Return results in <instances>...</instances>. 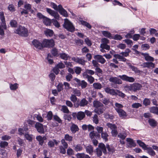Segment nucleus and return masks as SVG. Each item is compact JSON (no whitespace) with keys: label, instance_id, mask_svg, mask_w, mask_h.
<instances>
[{"label":"nucleus","instance_id":"obj_1","mask_svg":"<svg viewBox=\"0 0 158 158\" xmlns=\"http://www.w3.org/2000/svg\"><path fill=\"white\" fill-rule=\"evenodd\" d=\"M14 32L23 37H27L28 35L27 29L21 25L19 26L17 29L15 30Z\"/></svg>","mask_w":158,"mask_h":158},{"label":"nucleus","instance_id":"obj_2","mask_svg":"<svg viewBox=\"0 0 158 158\" xmlns=\"http://www.w3.org/2000/svg\"><path fill=\"white\" fill-rule=\"evenodd\" d=\"M64 27L67 30L73 32L75 31V27L72 23L67 19H64L63 24Z\"/></svg>","mask_w":158,"mask_h":158},{"label":"nucleus","instance_id":"obj_3","mask_svg":"<svg viewBox=\"0 0 158 158\" xmlns=\"http://www.w3.org/2000/svg\"><path fill=\"white\" fill-rule=\"evenodd\" d=\"M43 48H51L54 47L55 43L53 39L47 40L45 39L42 41Z\"/></svg>","mask_w":158,"mask_h":158},{"label":"nucleus","instance_id":"obj_4","mask_svg":"<svg viewBox=\"0 0 158 158\" xmlns=\"http://www.w3.org/2000/svg\"><path fill=\"white\" fill-rule=\"evenodd\" d=\"M118 77L123 81L129 82H133L135 81V79L132 77H129L126 75H119Z\"/></svg>","mask_w":158,"mask_h":158},{"label":"nucleus","instance_id":"obj_5","mask_svg":"<svg viewBox=\"0 0 158 158\" xmlns=\"http://www.w3.org/2000/svg\"><path fill=\"white\" fill-rule=\"evenodd\" d=\"M35 127L40 133L44 134V133L43 125L42 124L39 122L36 123L35 125Z\"/></svg>","mask_w":158,"mask_h":158},{"label":"nucleus","instance_id":"obj_6","mask_svg":"<svg viewBox=\"0 0 158 158\" xmlns=\"http://www.w3.org/2000/svg\"><path fill=\"white\" fill-rule=\"evenodd\" d=\"M109 81L113 84L117 85H120L122 84L121 79L116 77H111L109 79Z\"/></svg>","mask_w":158,"mask_h":158},{"label":"nucleus","instance_id":"obj_7","mask_svg":"<svg viewBox=\"0 0 158 158\" xmlns=\"http://www.w3.org/2000/svg\"><path fill=\"white\" fill-rule=\"evenodd\" d=\"M32 43L36 48L39 49H43V42L41 43L39 40L36 39H34L32 42Z\"/></svg>","mask_w":158,"mask_h":158},{"label":"nucleus","instance_id":"obj_8","mask_svg":"<svg viewBox=\"0 0 158 158\" xmlns=\"http://www.w3.org/2000/svg\"><path fill=\"white\" fill-rule=\"evenodd\" d=\"M74 80L77 83V85L79 86H81L82 89L85 88L87 85V83L84 80L81 81L79 79L75 78Z\"/></svg>","mask_w":158,"mask_h":158},{"label":"nucleus","instance_id":"obj_9","mask_svg":"<svg viewBox=\"0 0 158 158\" xmlns=\"http://www.w3.org/2000/svg\"><path fill=\"white\" fill-rule=\"evenodd\" d=\"M46 11L51 15L53 16L56 19L58 20L59 18V15L58 13L51 9L47 8Z\"/></svg>","mask_w":158,"mask_h":158},{"label":"nucleus","instance_id":"obj_10","mask_svg":"<svg viewBox=\"0 0 158 158\" xmlns=\"http://www.w3.org/2000/svg\"><path fill=\"white\" fill-rule=\"evenodd\" d=\"M0 18L2 21L1 23L2 27L5 30L6 29L7 27L6 23L5 17L3 12H0Z\"/></svg>","mask_w":158,"mask_h":158},{"label":"nucleus","instance_id":"obj_11","mask_svg":"<svg viewBox=\"0 0 158 158\" xmlns=\"http://www.w3.org/2000/svg\"><path fill=\"white\" fill-rule=\"evenodd\" d=\"M132 91L134 92L140 90L142 87L141 84L138 83H134L132 84Z\"/></svg>","mask_w":158,"mask_h":158},{"label":"nucleus","instance_id":"obj_12","mask_svg":"<svg viewBox=\"0 0 158 158\" xmlns=\"http://www.w3.org/2000/svg\"><path fill=\"white\" fill-rule=\"evenodd\" d=\"M36 139L39 142V144L42 146L44 144V140H46L47 138L45 136L42 137L41 135H39L36 137Z\"/></svg>","mask_w":158,"mask_h":158},{"label":"nucleus","instance_id":"obj_13","mask_svg":"<svg viewBox=\"0 0 158 158\" xmlns=\"http://www.w3.org/2000/svg\"><path fill=\"white\" fill-rule=\"evenodd\" d=\"M105 92L112 95H116V91H117V89H111L110 87H106L105 88Z\"/></svg>","mask_w":158,"mask_h":158},{"label":"nucleus","instance_id":"obj_14","mask_svg":"<svg viewBox=\"0 0 158 158\" xmlns=\"http://www.w3.org/2000/svg\"><path fill=\"white\" fill-rule=\"evenodd\" d=\"M141 54L144 57L145 60L147 61L152 62L154 60V58L150 56L148 53H141Z\"/></svg>","mask_w":158,"mask_h":158},{"label":"nucleus","instance_id":"obj_15","mask_svg":"<svg viewBox=\"0 0 158 158\" xmlns=\"http://www.w3.org/2000/svg\"><path fill=\"white\" fill-rule=\"evenodd\" d=\"M143 68L153 69L155 67V64L152 62H146L143 63L141 65Z\"/></svg>","mask_w":158,"mask_h":158},{"label":"nucleus","instance_id":"obj_16","mask_svg":"<svg viewBox=\"0 0 158 158\" xmlns=\"http://www.w3.org/2000/svg\"><path fill=\"white\" fill-rule=\"evenodd\" d=\"M72 59L74 62L82 65H84L85 64V61L81 58H79L77 57H73L72 58Z\"/></svg>","mask_w":158,"mask_h":158},{"label":"nucleus","instance_id":"obj_17","mask_svg":"<svg viewBox=\"0 0 158 158\" xmlns=\"http://www.w3.org/2000/svg\"><path fill=\"white\" fill-rule=\"evenodd\" d=\"M58 11L61 15L64 17H67L68 16L67 11L63 8L61 5H59V10Z\"/></svg>","mask_w":158,"mask_h":158},{"label":"nucleus","instance_id":"obj_18","mask_svg":"<svg viewBox=\"0 0 158 158\" xmlns=\"http://www.w3.org/2000/svg\"><path fill=\"white\" fill-rule=\"evenodd\" d=\"M94 58L96 59L97 61L102 64H104L106 62V60L103 56L100 55H95Z\"/></svg>","mask_w":158,"mask_h":158},{"label":"nucleus","instance_id":"obj_19","mask_svg":"<svg viewBox=\"0 0 158 158\" xmlns=\"http://www.w3.org/2000/svg\"><path fill=\"white\" fill-rule=\"evenodd\" d=\"M106 147L109 154H113L115 151L114 148L112 145H109V144H107L106 145Z\"/></svg>","mask_w":158,"mask_h":158},{"label":"nucleus","instance_id":"obj_20","mask_svg":"<svg viewBox=\"0 0 158 158\" xmlns=\"http://www.w3.org/2000/svg\"><path fill=\"white\" fill-rule=\"evenodd\" d=\"M126 140L128 142V146L129 147H135L136 146V143L132 139L130 138H127Z\"/></svg>","mask_w":158,"mask_h":158},{"label":"nucleus","instance_id":"obj_21","mask_svg":"<svg viewBox=\"0 0 158 158\" xmlns=\"http://www.w3.org/2000/svg\"><path fill=\"white\" fill-rule=\"evenodd\" d=\"M98 148H100L105 154H107L106 148L105 145L103 143H100L98 145Z\"/></svg>","mask_w":158,"mask_h":158},{"label":"nucleus","instance_id":"obj_22","mask_svg":"<svg viewBox=\"0 0 158 158\" xmlns=\"http://www.w3.org/2000/svg\"><path fill=\"white\" fill-rule=\"evenodd\" d=\"M116 112L118 114L119 116L122 118H125L127 117V114L126 112L123 109L118 110Z\"/></svg>","mask_w":158,"mask_h":158},{"label":"nucleus","instance_id":"obj_23","mask_svg":"<svg viewBox=\"0 0 158 158\" xmlns=\"http://www.w3.org/2000/svg\"><path fill=\"white\" fill-rule=\"evenodd\" d=\"M72 124L70 127L71 131L73 133H75L77 131H78L79 129L77 125L73 123H72Z\"/></svg>","mask_w":158,"mask_h":158},{"label":"nucleus","instance_id":"obj_24","mask_svg":"<svg viewBox=\"0 0 158 158\" xmlns=\"http://www.w3.org/2000/svg\"><path fill=\"white\" fill-rule=\"evenodd\" d=\"M145 150H147V153L151 156H154L156 155L155 152L151 147H147Z\"/></svg>","mask_w":158,"mask_h":158},{"label":"nucleus","instance_id":"obj_25","mask_svg":"<svg viewBox=\"0 0 158 158\" xmlns=\"http://www.w3.org/2000/svg\"><path fill=\"white\" fill-rule=\"evenodd\" d=\"M58 142L55 139H53L52 140H50L48 143V147L50 148H53L55 145V144L57 145Z\"/></svg>","mask_w":158,"mask_h":158},{"label":"nucleus","instance_id":"obj_26","mask_svg":"<svg viewBox=\"0 0 158 158\" xmlns=\"http://www.w3.org/2000/svg\"><path fill=\"white\" fill-rule=\"evenodd\" d=\"M114 56L116 58L119 59V61H122L123 62H125L127 60V59L125 58L122 55L117 54H114Z\"/></svg>","mask_w":158,"mask_h":158},{"label":"nucleus","instance_id":"obj_27","mask_svg":"<svg viewBox=\"0 0 158 158\" xmlns=\"http://www.w3.org/2000/svg\"><path fill=\"white\" fill-rule=\"evenodd\" d=\"M86 151V152L90 155H92L94 151L93 148V146L89 145L85 147Z\"/></svg>","mask_w":158,"mask_h":158},{"label":"nucleus","instance_id":"obj_28","mask_svg":"<svg viewBox=\"0 0 158 158\" xmlns=\"http://www.w3.org/2000/svg\"><path fill=\"white\" fill-rule=\"evenodd\" d=\"M80 106L81 107H84L87 106L88 104V102L85 98H83L80 101Z\"/></svg>","mask_w":158,"mask_h":158},{"label":"nucleus","instance_id":"obj_29","mask_svg":"<svg viewBox=\"0 0 158 158\" xmlns=\"http://www.w3.org/2000/svg\"><path fill=\"white\" fill-rule=\"evenodd\" d=\"M150 112L158 115V107L152 106L149 108Z\"/></svg>","mask_w":158,"mask_h":158},{"label":"nucleus","instance_id":"obj_30","mask_svg":"<svg viewBox=\"0 0 158 158\" xmlns=\"http://www.w3.org/2000/svg\"><path fill=\"white\" fill-rule=\"evenodd\" d=\"M85 117V114L84 112L80 111L77 113V119L79 120L83 119Z\"/></svg>","mask_w":158,"mask_h":158},{"label":"nucleus","instance_id":"obj_31","mask_svg":"<svg viewBox=\"0 0 158 158\" xmlns=\"http://www.w3.org/2000/svg\"><path fill=\"white\" fill-rule=\"evenodd\" d=\"M76 156L77 158H90L88 155L84 153H77Z\"/></svg>","mask_w":158,"mask_h":158},{"label":"nucleus","instance_id":"obj_32","mask_svg":"<svg viewBox=\"0 0 158 158\" xmlns=\"http://www.w3.org/2000/svg\"><path fill=\"white\" fill-rule=\"evenodd\" d=\"M94 106L96 108L101 107L103 106V105L100 102L98 101H94L93 102Z\"/></svg>","mask_w":158,"mask_h":158},{"label":"nucleus","instance_id":"obj_33","mask_svg":"<svg viewBox=\"0 0 158 158\" xmlns=\"http://www.w3.org/2000/svg\"><path fill=\"white\" fill-rule=\"evenodd\" d=\"M95 73V72L91 69H87L86 70L85 72L83 73V76H85V75H88L91 76L94 75Z\"/></svg>","mask_w":158,"mask_h":158},{"label":"nucleus","instance_id":"obj_34","mask_svg":"<svg viewBox=\"0 0 158 158\" xmlns=\"http://www.w3.org/2000/svg\"><path fill=\"white\" fill-rule=\"evenodd\" d=\"M128 66L132 70L134 71L135 73H140V71L137 67L132 65L130 64H129Z\"/></svg>","mask_w":158,"mask_h":158},{"label":"nucleus","instance_id":"obj_35","mask_svg":"<svg viewBox=\"0 0 158 158\" xmlns=\"http://www.w3.org/2000/svg\"><path fill=\"white\" fill-rule=\"evenodd\" d=\"M83 77L84 78L87 79L88 81L90 84L92 83L94 81V78L91 76L87 75L85 76H83Z\"/></svg>","mask_w":158,"mask_h":158},{"label":"nucleus","instance_id":"obj_36","mask_svg":"<svg viewBox=\"0 0 158 158\" xmlns=\"http://www.w3.org/2000/svg\"><path fill=\"white\" fill-rule=\"evenodd\" d=\"M101 136V137L106 142L108 141V137L109 136V135L107 132H102Z\"/></svg>","mask_w":158,"mask_h":158},{"label":"nucleus","instance_id":"obj_37","mask_svg":"<svg viewBox=\"0 0 158 158\" xmlns=\"http://www.w3.org/2000/svg\"><path fill=\"white\" fill-rule=\"evenodd\" d=\"M137 143L140 147H141L144 150L147 147V146L144 143L142 142L140 140H137Z\"/></svg>","mask_w":158,"mask_h":158},{"label":"nucleus","instance_id":"obj_38","mask_svg":"<svg viewBox=\"0 0 158 158\" xmlns=\"http://www.w3.org/2000/svg\"><path fill=\"white\" fill-rule=\"evenodd\" d=\"M148 122L150 125L152 127H154L157 125L156 122L153 119L150 118L148 120Z\"/></svg>","mask_w":158,"mask_h":158},{"label":"nucleus","instance_id":"obj_39","mask_svg":"<svg viewBox=\"0 0 158 158\" xmlns=\"http://www.w3.org/2000/svg\"><path fill=\"white\" fill-rule=\"evenodd\" d=\"M74 150L77 152L81 151L83 149V147L80 144H77L74 146Z\"/></svg>","mask_w":158,"mask_h":158},{"label":"nucleus","instance_id":"obj_40","mask_svg":"<svg viewBox=\"0 0 158 158\" xmlns=\"http://www.w3.org/2000/svg\"><path fill=\"white\" fill-rule=\"evenodd\" d=\"M131 52V50L129 49H126L124 52H122L120 54L123 57H127L129 55V53Z\"/></svg>","mask_w":158,"mask_h":158},{"label":"nucleus","instance_id":"obj_41","mask_svg":"<svg viewBox=\"0 0 158 158\" xmlns=\"http://www.w3.org/2000/svg\"><path fill=\"white\" fill-rule=\"evenodd\" d=\"M102 33L105 37H107L111 39L112 36L111 34L108 31H102Z\"/></svg>","mask_w":158,"mask_h":158},{"label":"nucleus","instance_id":"obj_42","mask_svg":"<svg viewBox=\"0 0 158 158\" xmlns=\"http://www.w3.org/2000/svg\"><path fill=\"white\" fill-rule=\"evenodd\" d=\"M44 23L47 26L50 25L51 24V20L48 18L45 17L43 19Z\"/></svg>","mask_w":158,"mask_h":158},{"label":"nucleus","instance_id":"obj_43","mask_svg":"<svg viewBox=\"0 0 158 158\" xmlns=\"http://www.w3.org/2000/svg\"><path fill=\"white\" fill-rule=\"evenodd\" d=\"M45 34L47 36H49L50 37H52L53 36L54 33L53 31L52 30L47 29L45 31Z\"/></svg>","mask_w":158,"mask_h":158},{"label":"nucleus","instance_id":"obj_44","mask_svg":"<svg viewBox=\"0 0 158 158\" xmlns=\"http://www.w3.org/2000/svg\"><path fill=\"white\" fill-rule=\"evenodd\" d=\"M95 112L98 115H100L103 112V108H96L94 110Z\"/></svg>","mask_w":158,"mask_h":158},{"label":"nucleus","instance_id":"obj_45","mask_svg":"<svg viewBox=\"0 0 158 158\" xmlns=\"http://www.w3.org/2000/svg\"><path fill=\"white\" fill-rule=\"evenodd\" d=\"M114 109L116 111L121 109L123 107V106L120 103L116 102L115 104Z\"/></svg>","mask_w":158,"mask_h":158},{"label":"nucleus","instance_id":"obj_46","mask_svg":"<svg viewBox=\"0 0 158 158\" xmlns=\"http://www.w3.org/2000/svg\"><path fill=\"white\" fill-rule=\"evenodd\" d=\"M81 23V24H82L83 25H84L86 27H87V28L89 29H91V25L88 23L87 22H86L84 21V20H80V21Z\"/></svg>","mask_w":158,"mask_h":158},{"label":"nucleus","instance_id":"obj_47","mask_svg":"<svg viewBox=\"0 0 158 158\" xmlns=\"http://www.w3.org/2000/svg\"><path fill=\"white\" fill-rule=\"evenodd\" d=\"M81 23V24H82L83 25H84L86 27H87V28L89 29H91V25L88 23L87 22H86L84 21V20H80V21Z\"/></svg>","mask_w":158,"mask_h":158},{"label":"nucleus","instance_id":"obj_48","mask_svg":"<svg viewBox=\"0 0 158 158\" xmlns=\"http://www.w3.org/2000/svg\"><path fill=\"white\" fill-rule=\"evenodd\" d=\"M60 57L62 59L65 60H67L68 58L70 57L69 56L65 53H62L60 54Z\"/></svg>","mask_w":158,"mask_h":158},{"label":"nucleus","instance_id":"obj_49","mask_svg":"<svg viewBox=\"0 0 158 158\" xmlns=\"http://www.w3.org/2000/svg\"><path fill=\"white\" fill-rule=\"evenodd\" d=\"M143 104L145 106L150 105L151 104L150 99L145 98L143 101Z\"/></svg>","mask_w":158,"mask_h":158},{"label":"nucleus","instance_id":"obj_50","mask_svg":"<svg viewBox=\"0 0 158 158\" xmlns=\"http://www.w3.org/2000/svg\"><path fill=\"white\" fill-rule=\"evenodd\" d=\"M8 10L10 12H12L15 11V8L13 4H11L8 5L7 7Z\"/></svg>","mask_w":158,"mask_h":158},{"label":"nucleus","instance_id":"obj_51","mask_svg":"<svg viewBox=\"0 0 158 158\" xmlns=\"http://www.w3.org/2000/svg\"><path fill=\"white\" fill-rule=\"evenodd\" d=\"M61 111L63 113L67 114L69 113V112L67 107L65 105L62 106Z\"/></svg>","mask_w":158,"mask_h":158},{"label":"nucleus","instance_id":"obj_52","mask_svg":"<svg viewBox=\"0 0 158 158\" xmlns=\"http://www.w3.org/2000/svg\"><path fill=\"white\" fill-rule=\"evenodd\" d=\"M94 88L96 89H101L102 88V85L101 84L98 83H94L93 84Z\"/></svg>","mask_w":158,"mask_h":158},{"label":"nucleus","instance_id":"obj_53","mask_svg":"<svg viewBox=\"0 0 158 158\" xmlns=\"http://www.w3.org/2000/svg\"><path fill=\"white\" fill-rule=\"evenodd\" d=\"M106 126L112 130L114 129H117V127L115 124H113L109 123H107Z\"/></svg>","mask_w":158,"mask_h":158},{"label":"nucleus","instance_id":"obj_54","mask_svg":"<svg viewBox=\"0 0 158 158\" xmlns=\"http://www.w3.org/2000/svg\"><path fill=\"white\" fill-rule=\"evenodd\" d=\"M64 138L65 140L69 142H71L73 140V137L68 134L65 135Z\"/></svg>","mask_w":158,"mask_h":158},{"label":"nucleus","instance_id":"obj_55","mask_svg":"<svg viewBox=\"0 0 158 158\" xmlns=\"http://www.w3.org/2000/svg\"><path fill=\"white\" fill-rule=\"evenodd\" d=\"M118 137L120 138L122 140H124L127 137V134L125 133H120L118 135Z\"/></svg>","mask_w":158,"mask_h":158},{"label":"nucleus","instance_id":"obj_56","mask_svg":"<svg viewBox=\"0 0 158 158\" xmlns=\"http://www.w3.org/2000/svg\"><path fill=\"white\" fill-rule=\"evenodd\" d=\"M63 118L65 120H67L68 121H70L72 119L71 115L70 114H64L63 116Z\"/></svg>","mask_w":158,"mask_h":158},{"label":"nucleus","instance_id":"obj_57","mask_svg":"<svg viewBox=\"0 0 158 158\" xmlns=\"http://www.w3.org/2000/svg\"><path fill=\"white\" fill-rule=\"evenodd\" d=\"M74 42L76 45L79 46H81L83 44V41L81 39L75 40Z\"/></svg>","mask_w":158,"mask_h":158},{"label":"nucleus","instance_id":"obj_58","mask_svg":"<svg viewBox=\"0 0 158 158\" xmlns=\"http://www.w3.org/2000/svg\"><path fill=\"white\" fill-rule=\"evenodd\" d=\"M10 24L12 27H16L17 26L18 24L16 20H12L10 21Z\"/></svg>","mask_w":158,"mask_h":158},{"label":"nucleus","instance_id":"obj_59","mask_svg":"<svg viewBox=\"0 0 158 158\" xmlns=\"http://www.w3.org/2000/svg\"><path fill=\"white\" fill-rule=\"evenodd\" d=\"M18 85L17 83H15L14 84H10V88L11 90H15L18 87Z\"/></svg>","mask_w":158,"mask_h":158},{"label":"nucleus","instance_id":"obj_60","mask_svg":"<svg viewBox=\"0 0 158 158\" xmlns=\"http://www.w3.org/2000/svg\"><path fill=\"white\" fill-rule=\"evenodd\" d=\"M111 39L115 40H121L123 39L122 37L120 35L116 34L114 36H112Z\"/></svg>","mask_w":158,"mask_h":158},{"label":"nucleus","instance_id":"obj_61","mask_svg":"<svg viewBox=\"0 0 158 158\" xmlns=\"http://www.w3.org/2000/svg\"><path fill=\"white\" fill-rule=\"evenodd\" d=\"M93 122L97 124L98 123L99 120L98 115L96 114H95L93 117Z\"/></svg>","mask_w":158,"mask_h":158},{"label":"nucleus","instance_id":"obj_62","mask_svg":"<svg viewBox=\"0 0 158 158\" xmlns=\"http://www.w3.org/2000/svg\"><path fill=\"white\" fill-rule=\"evenodd\" d=\"M47 118L48 120H50L52 119L53 117V114L52 111L48 112L47 115Z\"/></svg>","mask_w":158,"mask_h":158},{"label":"nucleus","instance_id":"obj_63","mask_svg":"<svg viewBox=\"0 0 158 158\" xmlns=\"http://www.w3.org/2000/svg\"><path fill=\"white\" fill-rule=\"evenodd\" d=\"M54 120L58 122L59 123H62V121L60 118L57 115H54L53 116Z\"/></svg>","mask_w":158,"mask_h":158},{"label":"nucleus","instance_id":"obj_64","mask_svg":"<svg viewBox=\"0 0 158 158\" xmlns=\"http://www.w3.org/2000/svg\"><path fill=\"white\" fill-rule=\"evenodd\" d=\"M74 71L77 74L79 75V74L81 72V69L78 67H76L74 68Z\"/></svg>","mask_w":158,"mask_h":158}]
</instances>
